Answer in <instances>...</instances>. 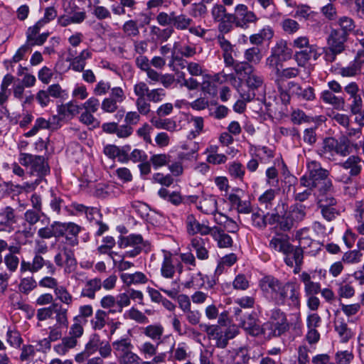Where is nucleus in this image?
I'll use <instances>...</instances> for the list:
<instances>
[{"instance_id": "5", "label": "nucleus", "mask_w": 364, "mask_h": 364, "mask_svg": "<svg viewBox=\"0 0 364 364\" xmlns=\"http://www.w3.org/2000/svg\"><path fill=\"white\" fill-rule=\"evenodd\" d=\"M18 161L22 166L30 168L31 175H36L37 178H41V181L46 182L44 176L49 173L50 167L43 156L21 153Z\"/></svg>"}, {"instance_id": "10", "label": "nucleus", "mask_w": 364, "mask_h": 364, "mask_svg": "<svg viewBox=\"0 0 364 364\" xmlns=\"http://www.w3.org/2000/svg\"><path fill=\"white\" fill-rule=\"evenodd\" d=\"M245 83L250 91L247 93L241 94L243 100L250 102L255 97V90L263 87L264 78L262 75H259L254 69L246 77Z\"/></svg>"}, {"instance_id": "16", "label": "nucleus", "mask_w": 364, "mask_h": 364, "mask_svg": "<svg viewBox=\"0 0 364 364\" xmlns=\"http://www.w3.org/2000/svg\"><path fill=\"white\" fill-rule=\"evenodd\" d=\"M134 93L136 96L135 105L136 109L141 115H147L151 112V104L148 98H146L144 92H147L145 88L141 90L138 83H136L133 87Z\"/></svg>"}, {"instance_id": "24", "label": "nucleus", "mask_w": 364, "mask_h": 364, "mask_svg": "<svg viewBox=\"0 0 364 364\" xmlns=\"http://www.w3.org/2000/svg\"><path fill=\"white\" fill-rule=\"evenodd\" d=\"M44 258L39 254H35L31 262L23 259L20 264L21 272L36 273L43 267Z\"/></svg>"}, {"instance_id": "18", "label": "nucleus", "mask_w": 364, "mask_h": 364, "mask_svg": "<svg viewBox=\"0 0 364 364\" xmlns=\"http://www.w3.org/2000/svg\"><path fill=\"white\" fill-rule=\"evenodd\" d=\"M288 90L291 95H295L299 100L311 101L315 99L314 90L310 86L303 88L298 83L289 82L288 83Z\"/></svg>"}, {"instance_id": "48", "label": "nucleus", "mask_w": 364, "mask_h": 364, "mask_svg": "<svg viewBox=\"0 0 364 364\" xmlns=\"http://www.w3.org/2000/svg\"><path fill=\"white\" fill-rule=\"evenodd\" d=\"M63 328H66L56 324L48 328V338H45L43 341L48 344L49 348L51 342H55L58 340L62 341L63 338Z\"/></svg>"}, {"instance_id": "57", "label": "nucleus", "mask_w": 364, "mask_h": 364, "mask_svg": "<svg viewBox=\"0 0 364 364\" xmlns=\"http://www.w3.org/2000/svg\"><path fill=\"white\" fill-rule=\"evenodd\" d=\"M345 50L341 49L340 46L328 45L324 49V59L326 62L333 63L336 60L337 55L341 54Z\"/></svg>"}, {"instance_id": "14", "label": "nucleus", "mask_w": 364, "mask_h": 364, "mask_svg": "<svg viewBox=\"0 0 364 364\" xmlns=\"http://www.w3.org/2000/svg\"><path fill=\"white\" fill-rule=\"evenodd\" d=\"M284 262L287 265L292 267H294V272L298 273L301 270L303 263L304 253L301 247H294L289 250L288 253H284Z\"/></svg>"}, {"instance_id": "31", "label": "nucleus", "mask_w": 364, "mask_h": 364, "mask_svg": "<svg viewBox=\"0 0 364 364\" xmlns=\"http://www.w3.org/2000/svg\"><path fill=\"white\" fill-rule=\"evenodd\" d=\"M190 246L195 250L198 259L205 260L209 257L208 250L205 247V239L196 236L191 239Z\"/></svg>"}, {"instance_id": "46", "label": "nucleus", "mask_w": 364, "mask_h": 364, "mask_svg": "<svg viewBox=\"0 0 364 364\" xmlns=\"http://www.w3.org/2000/svg\"><path fill=\"white\" fill-rule=\"evenodd\" d=\"M164 327L161 324H151L143 328V333L153 341H159L164 334Z\"/></svg>"}, {"instance_id": "50", "label": "nucleus", "mask_w": 364, "mask_h": 364, "mask_svg": "<svg viewBox=\"0 0 364 364\" xmlns=\"http://www.w3.org/2000/svg\"><path fill=\"white\" fill-rule=\"evenodd\" d=\"M235 12L243 23H254L257 21L255 14L252 11H248L247 6L244 4L237 5L235 8Z\"/></svg>"}, {"instance_id": "36", "label": "nucleus", "mask_w": 364, "mask_h": 364, "mask_svg": "<svg viewBox=\"0 0 364 364\" xmlns=\"http://www.w3.org/2000/svg\"><path fill=\"white\" fill-rule=\"evenodd\" d=\"M107 323H109L108 313L102 309L97 310L90 321L92 328L95 331H100Z\"/></svg>"}, {"instance_id": "20", "label": "nucleus", "mask_w": 364, "mask_h": 364, "mask_svg": "<svg viewBox=\"0 0 364 364\" xmlns=\"http://www.w3.org/2000/svg\"><path fill=\"white\" fill-rule=\"evenodd\" d=\"M320 56V53H318L316 46L311 45L303 49H300L296 51L294 54V59L296 61L299 66L304 67L308 60L311 58L316 60Z\"/></svg>"}, {"instance_id": "7", "label": "nucleus", "mask_w": 364, "mask_h": 364, "mask_svg": "<svg viewBox=\"0 0 364 364\" xmlns=\"http://www.w3.org/2000/svg\"><path fill=\"white\" fill-rule=\"evenodd\" d=\"M266 325L269 326L273 336H280L289 328L286 314L278 308L270 311L269 321Z\"/></svg>"}, {"instance_id": "47", "label": "nucleus", "mask_w": 364, "mask_h": 364, "mask_svg": "<svg viewBox=\"0 0 364 364\" xmlns=\"http://www.w3.org/2000/svg\"><path fill=\"white\" fill-rule=\"evenodd\" d=\"M212 14L215 21L218 23H231L233 21V16L226 14L225 9L223 5H215L212 10Z\"/></svg>"}, {"instance_id": "32", "label": "nucleus", "mask_w": 364, "mask_h": 364, "mask_svg": "<svg viewBox=\"0 0 364 364\" xmlns=\"http://www.w3.org/2000/svg\"><path fill=\"white\" fill-rule=\"evenodd\" d=\"M151 124L159 129H165L170 132H174L178 130L176 122L171 118L152 117L150 120Z\"/></svg>"}, {"instance_id": "53", "label": "nucleus", "mask_w": 364, "mask_h": 364, "mask_svg": "<svg viewBox=\"0 0 364 364\" xmlns=\"http://www.w3.org/2000/svg\"><path fill=\"white\" fill-rule=\"evenodd\" d=\"M190 123L193 124L194 129L188 134V139H193L197 137L203 131L204 119L202 117H191Z\"/></svg>"}, {"instance_id": "4", "label": "nucleus", "mask_w": 364, "mask_h": 364, "mask_svg": "<svg viewBox=\"0 0 364 364\" xmlns=\"http://www.w3.org/2000/svg\"><path fill=\"white\" fill-rule=\"evenodd\" d=\"M118 245L120 248L126 250L124 257H135L141 252H147L151 250L149 242L144 240L142 236L138 234L121 237Z\"/></svg>"}, {"instance_id": "33", "label": "nucleus", "mask_w": 364, "mask_h": 364, "mask_svg": "<svg viewBox=\"0 0 364 364\" xmlns=\"http://www.w3.org/2000/svg\"><path fill=\"white\" fill-rule=\"evenodd\" d=\"M112 346L114 350V353L118 358V360L132 351L133 345L129 338H121L115 341L112 343Z\"/></svg>"}, {"instance_id": "12", "label": "nucleus", "mask_w": 364, "mask_h": 364, "mask_svg": "<svg viewBox=\"0 0 364 364\" xmlns=\"http://www.w3.org/2000/svg\"><path fill=\"white\" fill-rule=\"evenodd\" d=\"M309 232V228H304L296 231L295 234V238L299 240V245L297 247H301L304 252V250H308L306 252L311 255H316L318 251L319 244L312 240L309 237L306 235Z\"/></svg>"}, {"instance_id": "52", "label": "nucleus", "mask_w": 364, "mask_h": 364, "mask_svg": "<svg viewBox=\"0 0 364 364\" xmlns=\"http://www.w3.org/2000/svg\"><path fill=\"white\" fill-rule=\"evenodd\" d=\"M337 140L333 138H326L323 140L322 148L318 151V154L325 158H328L329 154L336 152Z\"/></svg>"}, {"instance_id": "61", "label": "nucleus", "mask_w": 364, "mask_h": 364, "mask_svg": "<svg viewBox=\"0 0 364 364\" xmlns=\"http://www.w3.org/2000/svg\"><path fill=\"white\" fill-rule=\"evenodd\" d=\"M171 352H173V358L178 361H182L187 358V346L184 343H178L177 347L174 348V345L171 347Z\"/></svg>"}, {"instance_id": "22", "label": "nucleus", "mask_w": 364, "mask_h": 364, "mask_svg": "<svg viewBox=\"0 0 364 364\" xmlns=\"http://www.w3.org/2000/svg\"><path fill=\"white\" fill-rule=\"evenodd\" d=\"M269 247L271 250L284 255L288 253L289 250L291 248V244L287 235H277L269 240Z\"/></svg>"}, {"instance_id": "9", "label": "nucleus", "mask_w": 364, "mask_h": 364, "mask_svg": "<svg viewBox=\"0 0 364 364\" xmlns=\"http://www.w3.org/2000/svg\"><path fill=\"white\" fill-rule=\"evenodd\" d=\"M178 307L183 313L186 320L193 326L200 323L201 314L198 310L191 309V301L189 296L186 294H180L177 297Z\"/></svg>"}, {"instance_id": "55", "label": "nucleus", "mask_w": 364, "mask_h": 364, "mask_svg": "<svg viewBox=\"0 0 364 364\" xmlns=\"http://www.w3.org/2000/svg\"><path fill=\"white\" fill-rule=\"evenodd\" d=\"M155 169L168 164L171 161V156L166 154H153L149 159Z\"/></svg>"}, {"instance_id": "54", "label": "nucleus", "mask_w": 364, "mask_h": 364, "mask_svg": "<svg viewBox=\"0 0 364 364\" xmlns=\"http://www.w3.org/2000/svg\"><path fill=\"white\" fill-rule=\"evenodd\" d=\"M79 120L90 129L99 127L100 124V121L93 116V113L85 110L81 113Z\"/></svg>"}, {"instance_id": "62", "label": "nucleus", "mask_w": 364, "mask_h": 364, "mask_svg": "<svg viewBox=\"0 0 364 364\" xmlns=\"http://www.w3.org/2000/svg\"><path fill=\"white\" fill-rule=\"evenodd\" d=\"M228 172L232 178L242 180L245 168L240 163L234 161L229 165Z\"/></svg>"}, {"instance_id": "29", "label": "nucleus", "mask_w": 364, "mask_h": 364, "mask_svg": "<svg viewBox=\"0 0 364 364\" xmlns=\"http://www.w3.org/2000/svg\"><path fill=\"white\" fill-rule=\"evenodd\" d=\"M137 83L142 90L144 88L147 90V92H144V94L150 102H151L154 103H159L161 102L166 96V93L163 88H154L150 90L146 82L141 81L138 82Z\"/></svg>"}, {"instance_id": "19", "label": "nucleus", "mask_w": 364, "mask_h": 364, "mask_svg": "<svg viewBox=\"0 0 364 364\" xmlns=\"http://www.w3.org/2000/svg\"><path fill=\"white\" fill-rule=\"evenodd\" d=\"M16 222L14 208L6 206L0 210V231L11 232Z\"/></svg>"}, {"instance_id": "60", "label": "nucleus", "mask_w": 364, "mask_h": 364, "mask_svg": "<svg viewBox=\"0 0 364 364\" xmlns=\"http://www.w3.org/2000/svg\"><path fill=\"white\" fill-rule=\"evenodd\" d=\"M234 70L237 75L240 76H247L253 70L254 67L248 62H237L234 64Z\"/></svg>"}, {"instance_id": "51", "label": "nucleus", "mask_w": 364, "mask_h": 364, "mask_svg": "<svg viewBox=\"0 0 364 364\" xmlns=\"http://www.w3.org/2000/svg\"><path fill=\"white\" fill-rule=\"evenodd\" d=\"M114 186L111 184L99 183L95 186L92 194L100 198H105L110 196L113 192Z\"/></svg>"}, {"instance_id": "27", "label": "nucleus", "mask_w": 364, "mask_h": 364, "mask_svg": "<svg viewBox=\"0 0 364 364\" xmlns=\"http://www.w3.org/2000/svg\"><path fill=\"white\" fill-rule=\"evenodd\" d=\"M363 164H364V161L360 157L350 156L344 162L339 164V166L344 169L349 170L350 176H355L360 173Z\"/></svg>"}, {"instance_id": "15", "label": "nucleus", "mask_w": 364, "mask_h": 364, "mask_svg": "<svg viewBox=\"0 0 364 364\" xmlns=\"http://www.w3.org/2000/svg\"><path fill=\"white\" fill-rule=\"evenodd\" d=\"M337 28L332 29L327 39V43L328 45L340 46L341 49L345 50V43L347 41L348 33L351 30V28H347L342 26L341 24H337Z\"/></svg>"}, {"instance_id": "23", "label": "nucleus", "mask_w": 364, "mask_h": 364, "mask_svg": "<svg viewBox=\"0 0 364 364\" xmlns=\"http://www.w3.org/2000/svg\"><path fill=\"white\" fill-rule=\"evenodd\" d=\"M209 235H210L213 240L217 242L218 246L220 248L230 247L232 245V237L225 232V230L220 227H212Z\"/></svg>"}, {"instance_id": "17", "label": "nucleus", "mask_w": 364, "mask_h": 364, "mask_svg": "<svg viewBox=\"0 0 364 364\" xmlns=\"http://www.w3.org/2000/svg\"><path fill=\"white\" fill-rule=\"evenodd\" d=\"M91 57L88 50H83L77 56H75L73 50H68V56L66 61L70 63V67L75 71L81 72L85 66V60Z\"/></svg>"}, {"instance_id": "34", "label": "nucleus", "mask_w": 364, "mask_h": 364, "mask_svg": "<svg viewBox=\"0 0 364 364\" xmlns=\"http://www.w3.org/2000/svg\"><path fill=\"white\" fill-rule=\"evenodd\" d=\"M120 278L127 286L144 284L148 282L147 277L141 272H136L133 274L123 273Z\"/></svg>"}, {"instance_id": "59", "label": "nucleus", "mask_w": 364, "mask_h": 364, "mask_svg": "<svg viewBox=\"0 0 364 364\" xmlns=\"http://www.w3.org/2000/svg\"><path fill=\"white\" fill-rule=\"evenodd\" d=\"M300 70L295 67L284 68L277 75L276 82L284 79H291L297 77L299 75Z\"/></svg>"}, {"instance_id": "28", "label": "nucleus", "mask_w": 364, "mask_h": 364, "mask_svg": "<svg viewBox=\"0 0 364 364\" xmlns=\"http://www.w3.org/2000/svg\"><path fill=\"white\" fill-rule=\"evenodd\" d=\"M173 30L171 24H158L151 27L152 38L161 42L166 41L172 34Z\"/></svg>"}, {"instance_id": "43", "label": "nucleus", "mask_w": 364, "mask_h": 364, "mask_svg": "<svg viewBox=\"0 0 364 364\" xmlns=\"http://www.w3.org/2000/svg\"><path fill=\"white\" fill-rule=\"evenodd\" d=\"M288 213L295 224L297 225L306 218V207L304 205L296 203L290 207Z\"/></svg>"}, {"instance_id": "44", "label": "nucleus", "mask_w": 364, "mask_h": 364, "mask_svg": "<svg viewBox=\"0 0 364 364\" xmlns=\"http://www.w3.org/2000/svg\"><path fill=\"white\" fill-rule=\"evenodd\" d=\"M271 52L285 61L290 59L292 56L291 49L288 48L286 41H279L276 46L272 48Z\"/></svg>"}, {"instance_id": "37", "label": "nucleus", "mask_w": 364, "mask_h": 364, "mask_svg": "<svg viewBox=\"0 0 364 364\" xmlns=\"http://www.w3.org/2000/svg\"><path fill=\"white\" fill-rule=\"evenodd\" d=\"M321 98L327 104L333 105L336 109L343 110L344 109L345 100L343 97H336L330 90H323Z\"/></svg>"}, {"instance_id": "38", "label": "nucleus", "mask_w": 364, "mask_h": 364, "mask_svg": "<svg viewBox=\"0 0 364 364\" xmlns=\"http://www.w3.org/2000/svg\"><path fill=\"white\" fill-rule=\"evenodd\" d=\"M335 331L338 333L341 341L346 343L353 336V332L348 327L347 323L343 318H338L334 323Z\"/></svg>"}, {"instance_id": "39", "label": "nucleus", "mask_w": 364, "mask_h": 364, "mask_svg": "<svg viewBox=\"0 0 364 364\" xmlns=\"http://www.w3.org/2000/svg\"><path fill=\"white\" fill-rule=\"evenodd\" d=\"M244 58L247 62L253 66L258 65L262 61L263 54L261 48L258 46H254L245 50Z\"/></svg>"}, {"instance_id": "45", "label": "nucleus", "mask_w": 364, "mask_h": 364, "mask_svg": "<svg viewBox=\"0 0 364 364\" xmlns=\"http://www.w3.org/2000/svg\"><path fill=\"white\" fill-rule=\"evenodd\" d=\"M279 188L272 189L269 188L265 191L258 198V201L260 205L264 206L265 208H271L273 202L275 200L276 196L279 193Z\"/></svg>"}, {"instance_id": "8", "label": "nucleus", "mask_w": 364, "mask_h": 364, "mask_svg": "<svg viewBox=\"0 0 364 364\" xmlns=\"http://www.w3.org/2000/svg\"><path fill=\"white\" fill-rule=\"evenodd\" d=\"M69 245H61L58 247V252L54 256V262L58 267H65L70 270L75 267L77 260L74 250L68 247Z\"/></svg>"}, {"instance_id": "1", "label": "nucleus", "mask_w": 364, "mask_h": 364, "mask_svg": "<svg viewBox=\"0 0 364 364\" xmlns=\"http://www.w3.org/2000/svg\"><path fill=\"white\" fill-rule=\"evenodd\" d=\"M306 168V173L300 178V186L316 188V195L321 214L326 220H333L340 215V208L333 196L334 188L328 178L329 171L322 168L316 161H308Z\"/></svg>"}, {"instance_id": "2", "label": "nucleus", "mask_w": 364, "mask_h": 364, "mask_svg": "<svg viewBox=\"0 0 364 364\" xmlns=\"http://www.w3.org/2000/svg\"><path fill=\"white\" fill-rule=\"evenodd\" d=\"M259 287L265 296L274 305H287L291 309H299L301 289L300 285L296 282H284L268 275L259 281Z\"/></svg>"}, {"instance_id": "6", "label": "nucleus", "mask_w": 364, "mask_h": 364, "mask_svg": "<svg viewBox=\"0 0 364 364\" xmlns=\"http://www.w3.org/2000/svg\"><path fill=\"white\" fill-rule=\"evenodd\" d=\"M268 220L271 225L277 223L279 229L284 232L289 231L296 225L288 213V204L283 200L278 202L274 208V212Z\"/></svg>"}, {"instance_id": "64", "label": "nucleus", "mask_w": 364, "mask_h": 364, "mask_svg": "<svg viewBox=\"0 0 364 364\" xmlns=\"http://www.w3.org/2000/svg\"><path fill=\"white\" fill-rule=\"evenodd\" d=\"M43 214V212L28 209L24 213L23 219L26 223L33 226L40 220L41 215Z\"/></svg>"}, {"instance_id": "58", "label": "nucleus", "mask_w": 364, "mask_h": 364, "mask_svg": "<svg viewBox=\"0 0 364 364\" xmlns=\"http://www.w3.org/2000/svg\"><path fill=\"white\" fill-rule=\"evenodd\" d=\"M284 61L283 59H281L271 52V55L266 60V65L272 69L277 75L282 70V62Z\"/></svg>"}, {"instance_id": "30", "label": "nucleus", "mask_w": 364, "mask_h": 364, "mask_svg": "<svg viewBox=\"0 0 364 364\" xmlns=\"http://www.w3.org/2000/svg\"><path fill=\"white\" fill-rule=\"evenodd\" d=\"M102 280L100 278H94L86 282L85 287L82 289L81 296L90 299L95 298V293L102 288Z\"/></svg>"}, {"instance_id": "63", "label": "nucleus", "mask_w": 364, "mask_h": 364, "mask_svg": "<svg viewBox=\"0 0 364 364\" xmlns=\"http://www.w3.org/2000/svg\"><path fill=\"white\" fill-rule=\"evenodd\" d=\"M157 348L158 345H154L149 341H146L139 347V350L145 358H150L156 354Z\"/></svg>"}, {"instance_id": "21", "label": "nucleus", "mask_w": 364, "mask_h": 364, "mask_svg": "<svg viewBox=\"0 0 364 364\" xmlns=\"http://www.w3.org/2000/svg\"><path fill=\"white\" fill-rule=\"evenodd\" d=\"M198 210L204 214L213 215L218 210V200L214 195H205L196 205Z\"/></svg>"}, {"instance_id": "3", "label": "nucleus", "mask_w": 364, "mask_h": 364, "mask_svg": "<svg viewBox=\"0 0 364 364\" xmlns=\"http://www.w3.org/2000/svg\"><path fill=\"white\" fill-rule=\"evenodd\" d=\"M73 318V323L69 327L68 335L64 336L62 341L54 346L53 350L59 355H66L70 350L75 348L78 344V340L84 334V326L86 325L79 320Z\"/></svg>"}, {"instance_id": "40", "label": "nucleus", "mask_w": 364, "mask_h": 364, "mask_svg": "<svg viewBox=\"0 0 364 364\" xmlns=\"http://www.w3.org/2000/svg\"><path fill=\"white\" fill-rule=\"evenodd\" d=\"M55 299L66 306H70L74 298L68 289L63 285H58L54 290Z\"/></svg>"}, {"instance_id": "41", "label": "nucleus", "mask_w": 364, "mask_h": 364, "mask_svg": "<svg viewBox=\"0 0 364 364\" xmlns=\"http://www.w3.org/2000/svg\"><path fill=\"white\" fill-rule=\"evenodd\" d=\"M60 222H54L50 226L41 228L38 230V235L42 239H50L51 237H60L59 230Z\"/></svg>"}, {"instance_id": "49", "label": "nucleus", "mask_w": 364, "mask_h": 364, "mask_svg": "<svg viewBox=\"0 0 364 364\" xmlns=\"http://www.w3.org/2000/svg\"><path fill=\"white\" fill-rule=\"evenodd\" d=\"M37 282L33 276L23 277L18 286V291L23 294H28L37 287Z\"/></svg>"}, {"instance_id": "11", "label": "nucleus", "mask_w": 364, "mask_h": 364, "mask_svg": "<svg viewBox=\"0 0 364 364\" xmlns=\"http://www.w3.org/2000/svg\"><path fill=\"white\" fill-rule=\"evenodd\" d=\"M81 227L74 223H60L59 225L60 237H65L67 244L74 247L78 245V234Z\"/></svg>"}, {"instance_id": "56", "label": "nucleus", "mask_w": 364, "mask_h": 364, "mask_svg": "<svg viewBox=\"0 0 364 364\" xmlns=\"http://www.w3.org/2000/svg\"><path fill=\"white\" fill-rule=\"evenodd\" d=\"M363 254L360 250H349L345 252L342 257V262L346 264H357L361 261Z\"/></svg>"}, {"instance_id": "13", "label": "nucleus", "mask_w": 364, "mask_h": 364, "mask_svg": "<svg viewBox=\"0 0 364 364\" xmlns=\"http://www.w3.org/2000/svg\"><path fill=\"white\" fill-rule=\"evenodd\" d=\"M187 232L190 235L200 234L208 235L211 231V228L205 223H200L193 214H188L186 219Z\"/></svg>"}, {"instance_id": "25", "label": "nucleus", "mask_w": 364, "mask_h": 364, "mask_svg": "<svg viewBox=\"0 0 364 364\" xmlns=\"http://www.w3.org/2000/svg\"><path fill=\"white\" fill-rule=\"evenodd\" d=\"M205 331L210 339L215 341V346L218 348H224L228 345L225 333L218 326H206Z\"/></svg>"}, {"instance_id": "42", "label": "nucleus", "mask_w": 364, "mask_h": 364, "mask_svg": "<svg viewBox=\"0 0 364 364\" xmlns=\"http://www.w3.org/2000/svg\"><path fill=\"white\" fill-rule=\"evenodd\" d=\"M68 313V309L57 303V306H55L53 311L55 324L68 328L69 324Z\"/></svg>"}, {"instance_id": "35", "label": "nucleus", "mask_w": 364, "mask_h": 364, "mask_svg": "<svg viewBox=\"0 0 364 364\" xmlns=\"http://www.w3.org/2000/svg\"><path fill=\"white\" fill-rule=\"evenodd\" d=\"M175 272L176 267L173 264L172 255L169 252H165L161 267V275L165 278L171 279L173 277Z\"/></svg>"}, {"instance_id": "26", "label": "nucleus", "mask_w": 364, "mask_h": 364, "mask_svg": "<svg viewBox=\"0 0 364 364\" xmlns=\"http://www.w3.org/2000/svg\"><path fill=\"white\" fill-rule=\"evenodd\" d=\"M240 326L249 334L256 336L261 333L262 329L257 323L256 318L252 315L248 314L243 318H240Z\"/></svg>"}]
</instances>
